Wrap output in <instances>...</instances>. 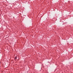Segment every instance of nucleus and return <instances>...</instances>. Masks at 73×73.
<instances>
[{"instance_id":"f257e3e1","label":"nucleus","mask_w":73,"mask_h":73,"mask_svg":"<svg viewBox=\"0 0 73 73\" xmlns=\"http://www.w3.org/2000/svg\"><path fill=\"white\" fill-rule=\"evenodd\" d=\"M15 60H17V57H15Z\"/></svg>"}]
</instances>
